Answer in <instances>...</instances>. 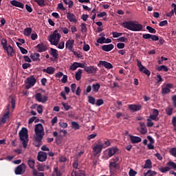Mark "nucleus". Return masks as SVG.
<instances>
[{"label":"nucleus","mask_w":176,"mask_h":176,"mask_svg":"<svg viewBox=\"0 0 176 176\" xmlns=\"http://www.w3.org/2000/svg\"><path fill=\"white\" fill-rule=\"evenodd\" d=\"M98 43H105V37H100L97 40Z\"/></svg>","instance_id":"nucleus-59"},{"label":"nucleus","mask_w":176,"mask_h":176,"mask_svg":"<svg viewBox=\"0 0 176 176\" xmlns=\"http://www.w3.org/2000/svg\"><path fill=\"white\" fill-rule=\"evenodd\" d=\"M129 109L132 112H138V111H141L142 107L141 104H129L128 106Z\"/></svg>","instance_id":"nucleus-13"},{"label":"nucleus","mask_w":176,"mask_h":176,"mask_svg":"<svg viewBox=\"0 0 176 176\" xmlns=\"http://www.w3.org/2000/svg\"><path fill=\"white\" fill-rule=\"evenodd\" d=\"M36 47L39 53H43V52H46V50H47V47L43 43L38 44Z\"/></svg>","instance_id":"nucleus-17"},{"label":"nucleus","mask_w":176,"mask_h":176,"mask_svg":"<svg viewBox=\"0 0 176 176\" xmlns=\"http://www.w3.org/2000/svg\"><path fill=\"white\" fill-rule=\"evenodd\" d=\"M102 146V148H108L111 145V142L109 140H107L104 142L103 144H101Z\"/></svg>","instance_id":"nucleus-57"},{"label":"nucleus","mask_w":176,"mask_h":176,"mask_svg":"<svg viewBox=\"0 0 176 176\" xmlns=\"http://www.w3.org/2000/svg\"><path fill=\"white\" fill-rule=\"evenodd\" d=\"M99 65H103V67H104L105 68H107V69H111L112 68V64L107 61L100 60Z\"/></svg>","instance_id":"nucleus-21"},{"label":"nucleus","mask_w":176,"mask_h":176,"mask_svg":"<svg viewBox=\"0 0 176 176\" xmlns=\"http://www.w3.org/2000/svg\"><path fill=\"white\" fill-rule=\"evenodd\" d=\"M102 146L101 144H96L94 146L93 151H94V156H98L100 154L101 152H102Z\"/></svg>","instance_id":"nucleus-11"},{"label":"nucleus","mask_w":176,"mask_h":176,"mask_svg":"<svg viewBox=\"0 0 176 176\" xmlns=\"http://www.w3.org/2000/svg\"><path fill=\"white\" fill-rule=\"evenodd\" d=\"M153 122H152V120L149 118H147V123H146V126L147 127H153Z\"/></svg>","instance_id":"nucleus-49"},{"label":"nucleus","mask_w":176,"mask_h":176,"mask_svg":"<svg viewBox=\"0 0 176 176\" xmlns=\"http://www.w3.org/2000/svg\"><path fill=\"white\" fill-rule=\"evenodd\" d=\"M35 99L38 102H42V104H45V102H46V101H47V96H43L42 94H41V93H37L35 95Z\"/></svg>","instance_id":"nucleus-9"},{"label":"nucleus","mask_w":176,"mask_h":176,"mask_svg":"<svg viewBox=\"0 0 176 176\" xmlns=\"http://www.w3.org/2000/svg\"><path fill=\"white\" fill-rule=\"evenodd\" d=\"M36 111L38 113H42L43 112V107L41 104L37 106Z\"/></svg>","instance_id":"nucleus-50"},{"label":"nucleus","mask_w":176,"mask_h":176,"mask_svg":"<svg viewBox=\"0 0 176 176\" xmlns=\"http://www.w3.org/2000/svg\"><path fill=\"white\" fill-rule=\"evenodd\" d=\"M62 76H63L61 79L62 83H67V80H68V76L67 75H63Z\"/></svg>","instance_id":"nucleus-60"},{"label":"nucleus","mask_w":176,"mask_h":176,"mask_svg":"<svg viewBox=\"0 0 176 176\" xmlns=\"http://www.w3.org/2000/svg\"><path fill=\"white\" fill-rule=\"evenodd\" d=\"M67 19L70 21V23H77L78 22V18L75 14L71 12L67 13Z\"/></svg>","instance_id":"nucleus-12"},{"label":"nucleus","mask_w":176,"mask_h":176,"mask_svg":"<svg viewBox=\"0 0 176 176\" xmlns=\"http://www.w3.org/2000/svg\"><path fill=\"white\" fill-rule=\"evenodd\" d=\"M95 137H97V133H94V134H91V135H88L87 140H88V141H90V140L94 139Z\"/></svg>","instance_id":"nucleus-62"},{"label":"nucleus","mask_w":176,"mask_h":176,"mask_svg":"<svg viewBox=\"0 0 176 176\" xmlns=\"http://www.w3.org/2000/svg\"><path fill=\"white\" fill-rule=\"evenodd\" d=\"M146 30L150 32L151 34H155L156 32V30L155 28L151 27V26H146Z\"/></svg>","instance_id":"nucleus-45"},{"label":"nucleus","mask_w":176,"mask_h":176,"mask_svg":"<svg viewBox=\"0 0 176 176\" xmlns=\"http://www.w3.org/2000/svg\"><path fill=\"white\" fill-rule=\"evenodd\" d=\"M71 90H72V93H75V91L76 90V84L73 83L71 85Z\"/></svg>","instance_id":"nucleus-63"},{"label":"nucleus","mask_w":176,"mask_h":176,"mask_svg":"<svg viewBox=\"0 0 176 176\" xmlns=\"http://www.w3.org/2000/svg\"><path fill=\"white\" fill-rule=\"evenodd\" d=\"M40 57L41 54H39L38 53H34L30 55V58H32L33 61H41Z\"/></svg>","instance_id":"nucleus-24"},{"label":"nucleus","mask_w":176,"mask_h":176,"mask_svg":"<svg viewBox=\"0 0 176 176\" xmlns=\"http://www.w3.org/2000/svg\"><path fill=\"white\" fill-rule=\"evenodd\" d=\"M35 83H36V79L34 78V76H32L30 77H28L26 79V85H25V89H31L32 86L35 85Z\"/></svg>","instance_id":"nucleus-7"},{"label":"nucleus","mask_w":176,"mask_h":176,"mask_svg":"<svg viewBox=\"0 0 176 176\" xmlns=\"http://www.w3.org/2000/svg\"><path fill=\"white\" fill-rule=\"evenodd\" d=\"M28 164L30 168H35V160H28Z\"/></svg>","instance_id":"nucleus-36"},{"label":"nucleus","mask_w":176,"mask_h":176,"mask_svg":"<svg viewBox=\"0 0 176 176\" xmlns=\"http://www.w3.org/2000/svg\"><path fill=\"white\" fill-rule=\"evenodd\" d=\"M84 71L87 72V74H97V71H98V68L94 66H87L85 67Z\"/></svg>","instance_id":"nucleus-10"},{"label":"nucleus","mask_w":176,"mask_h":176,"mask_svg":"<svg viewBox=\"0 0 176 176\" xmlns=\"http://www.w3.org/2000/svg\"><path fill=\"white\" fill-rule=\"evenodd\" d=\"M118 42H125L126 43L128 39L126 37H119L117 39Z\"/></svg>","instance_id":"nucleus-56"},{"label":"nucleus","mask_w":176,"mask_h":176,"mask_svg":"<svg viewBox=\"0 0 176 176\" xmlns=\"http://www.w3.org/2000/svg\"><path fill=\"white\" fill-rule=\"evenodd\" d=\"M72 126L74 130H79V124L76 122H72Z\"/></svg>","instance_id":"nucleus-41"},{"label":"nucleus","mask_w":176,"mask_h":176,"mask_svg":"<svg viewBox=\"0 0 176 176\" xmlns=\"http://www.w3.org/2000/svg\"><path fill=\"white\" fill-rule=\"evenodd\" d=\"M130 138H131V141L132 144H138V142H141V141H142L141 138L138 137V136L131 135L130 137Z\"/></svg>","instance_id":"nucleus-25"},{"label":"nucleus","mask_w":176,"mask_h":176,"mask_svg":"<svg viewBox=\"0 0 176 176\" xmlns=\"http://www.w3.org/2000/svg\"><path fill=\"white\" fill-rule=\"evenodd\" d=\"M96 105L97 107H100V105H102L104 104V100L102 99H98L96 100Z\"/></svg>","instance_id":"nucleus-58"},{"label":"nucleus","mask_w":176,"mask_h":176,"mask_svg":"<svg viewBox=\"0 0 176 176\" xmlns=\"http://www.w3.org/2000/svg\"><path fill=\"white\" fill-rule=\"evenodd\" d=\"M78 166H79V160L78 158H76L73 162V167L76 169H78Z\"/></svg>","instance_id":"nucleus-40"},{"label":"nucleus","mask_w":176,"mask_h":176,"mask_svg":"<svg viewBox=\"0 0 176 176\" xmlns=\"http://www.w3.org/2000/svg\"><path fill=\"white\" fill-rule=\"evenodd\" d=\"M59 126H60V127H62L63 129H67V127H68V124L67 122H60Z\"/></svg>","instance_id":"nucleus-51"},{"label":"nucleus","mask_w":176,"mask_h":176,"mask_svg":"<svg viewBox=\"0 0 176 176\" xmlns=\"http://www.w3.org/2000/svg\"><path fill=\"white\" fill-rule=\"evenodd\" d=\"M31 32H32V29L31 28H26L23 31L25 36H30Z\"/></svg>","instance_id":"nucleus-31"},{"label":"nucleus","mask_w":176,"mask_h":176,"mask_svg":"<svg viewBox=\"0 0 176 176\" xmlns=\"http://www.w3.org/2000/svg\"><path fill=\"white\" fill-rule=\"evenodd\" d=\"M61 34L58 33V30H54L52 34L48 36V41L53 46H57L60 43Z\"/></svg>","instance_id":"nucleus-3"},{"label":"nucleus","mask_w":176,"mask_h":176,"mask_svg":"<svg viewBox=\"0 0 176 176\" xmlns=\"http://www.w3.org/2000/svg\"><path fill=\"white\" fill-rule=\"evenodd\" d=\"M113 47L114 46L113 44L104 45L102 46V50L104 52H111Z\"/></svg>","instance_id":"nucleus-20"},{"label":"nucleus","mask_w":176,"mask_h":176,"mask_svg":"<svg viewBox=\"0 0 176 176\" xmlns=\"http://www.w3.org/2000/svg\"><path fill=\"white\" fill-rule=\"evenodd\" d=\"M148 119H150V120H155V122L159 120V118H157L156 116H154L153 114L151 115Z\"/></svg>","instance_id":"nucleus-53"},{"label":"nucleus","mask_w":176,"mask_h":176,"mask_svg":"<svg viewBox=\"0 0 176 176\" xmlns=\"http://www.w3.org/2000/svg\"><path fill=\"white\" fill-rule=\"evenodd\" d=\"M125 46H126V44H124L123 43H117V48L118 49H124Z\"/></svg>","instance_id":"nucleus-54"},{"label":"nucleus","mask_w":176,"mask_h":176,"mask_svg":"<svg viewBox=\"0 0 176 176\" xmlns=\"http://www.w3.org/2000/svg\"><path fill=\"white\" fill-rule=\"evenodd\" d=\"M129 176H135V175H137V171H135L134 170L131 168L129 172Z\"/></svg>","instance_id":"nucleus-55"},{"label":"nucleus","mask_w":176,"mask_h":176,"mask_svg":"<svg viewBox=\"0 0 176 176\" xmlns=\"http://www.w3.org/2000/svg\"><path fill=\"white\" fill-rule=\"evenodd\" d=\"M72 176H86L85 174V172L80 170L78 173L76 172V170H73L72 172Z\"/></svg>","instance_id":"nucleus-28"},{"label":"nucleus","mask_w":176,"mask_h":176,"mask_svg":"<svg viewBox=\"0 0 176 176\" xmlns=\"http://www.w3.org/2000/svg\"><path fill=\"white\" fill-rule=\"evenodd\" d=\"M157 71H164V72H167V71H168V67H167V66L163 65H161V66H159L157 67Z\"/></svg>","instance_id":"nucleus-32"},{"label":"nucleus","mask_w":176,"mask_h":176,"mask_svg":"<svg viewBox=\"0 0 176 176\" xmlns=\"http://www.w3.org/2000/svg\"><path fill=\"white\" fill-rule=\"evenodd\" d=\"M100 85L98 83L96 84H94L92 85V90L95 92V93H98V90H100Z\"/></svg>","instance_id":"nucleus-33"},{"label":"nucleus","mask_w":176,"mask_h":176,"mask_svg":"<svg viewBox=\"0 0 176 176\" xmlns=\"http://www.w3.org/2000/svg\"><path fill=\"white\" fill-rule=\"evenodd\" d=\"M1 44L2 45L3 50L6 52L8 56L9 57H13V54H14V50L12 45H8V40L2 38L1 40Z\"/></svg>","instance_id":"nucleus-4"},{"label":"nucleus","mask_w":176,"mask_h":176,"mask_svg":"<svg viewBox=\"0 0 176 176\" xmlns=\"http://www.w3.org/2000/svg\"><path fill=\"white\" fill-rule=\"evenodd\" d=\"M88 102L89 104L94 105L96 104V99L92 96H88Z\"/></svg>","instance_id":"nucleus-39"},{"label":"nucleus","mask_w":176,"mask_h":176,"mask_svg":"<svg viewBox=\"0 0 176 176\" xmlns=\"http://www.w3.org/2000/svg\"><path fill=\"white\" fill-rule=\"evenodd\" d=\"M137 65L139 67V69L140 72H143V74H145V75H147L149 76L151 75V72L146 67H145L144 65H142V63H141V61L138 60Z\"/></svg>","instance_id":"nucleus-8"},{"label":"nucleus","mask_w":176,"mask_h":176,"mask_svg":"<svg viewBox=\"0 0 176 176\" xmlns=\"http://www.w3.org/2000/svg\"><path fill=\"white\" fill-rule=\"evenodd\" d=\"M62 105L66 111H69V109H71V106H69L68 103L62 102Z\"/></svg>","instance_id":"nucleus-52"},{"label":"nucleus","mask_w":176,"mask_h":176,"mask_svg":"<svg viewBox=\"0 0 176 176\" xmlns=\"http://www.w3.org/2000/svg\"><path fill=\"white\" fill-rule=\"evenodd\" d=\"M45 166L43 164L38 165V171H45Z\"/></svg>","instance_id":"nucleus-64"},{"label":"nucleus","mask_w":176,"mask_h":176,"mask_svg":"<svg viewBox=\"0 0 176 176\" xmlns=\"http://www.w3.org/2000/svg\"><path fill=\"white\" fill-rule=\"evenodd\" d=\"M152 36V34H144L142 35V37L144 39H151Z\"/></svg>","instance_id":"nucleus-61"},{"label":"nucleus","mask_w":176,"mask_h":176,"mask_svg":"<svg viewBox=\"0 0 176 176\" xmlns=\"http://www.w3.org/2000/svg\"><path fill=\"white\" fill-rule=\"evenodd\" d=\"M118 151H119V149L117 147L108 148L107 152L109 157H112V156H113V155H115Z\"/></svg>","instance_id":"nucleus-19"},{"label":"nucleus","mask_w":176,"mask_h":176,"mask_svg":"<svg viewBox=\"0 0 176 176\" xmlns=\"http://www.w3.org/2000/svg\"><path fill=\"white\" fill-rule=\"evenodd\" d=\"M169 153H170V155H172V156H174V157H176V147L171 148L169 150Z\"/></svg>","instance_id":"nucleus-43"},{"label":"nucleus","mask_w":176,"mask_h":176,"mask_svg":"<svg viewBox=\"0 0 176 176\" xmlns=\"http://www.w3.org/2000/svg\"><path fill=\"white\" fill-rule=\"evenodd\" d=\"M122 27L124 28H126V30H129V31H142V28H144V25L142 24L138 23V21H129L123 22L121 24Z\"/></svg>","instance_id":"nucleus-1"},{"label":"nucleus","mask_w":176,"mask_h":176,"mask_svg":"<svg viewBox=\"0 0 176 176\" xmlns=\"http://www.w3.org/2000/svg\"><path fill=\"white\" fill-rule=\"evenodd\" d=\"M56 46H57L58 49L63 50L65 47V43H64V41H61Z\"/></svg>","instance_id":"nucleus-47"},{"label":"nucleus","mask_w":176,"mask_h":176,"mask_svg":"<svg viewBox=\"0 0 176 176\" xmlns=\"http://www.w3.org/2000/svg\"><path fill=\"white\" fill-rule=\"evenodd\" d=\"M34 138L35 141H36V142H41L45 136L43 125L41 123L36 124L34 127Z\"/></svg>","instance_id":"nucleus-2"},{"label":"nucleus","mask_w":176,"mask_h":176,"mask_svg":"<svg viewBox=\"0 0 176 176\" xmlns=\"http://www.w3.org/2000/svg\"><path fill=\"white\" fill-rule=\"evenodd\" d=\"M140 134H146V133H148V130L146 129V127L145 128H140V129H138Z\"/></svg>","instance_id":"nucleus-48"},{"label":"nucleus","mask_w":176,"mask_h":176,"mask_svg":"<svg viewBox=\"0 0 176 176\" xmlns=\"http://www.w3.org/2000/svg\"><path fill=\"white\" fill-rule=\"evenodd\" d=\"M34 1L36 2L38 6H41V8H43V6H45V0H34Z\"/></svg>","instance_id":"nucleus-42"},{"label":"nucleus","mask_w":176,"mask_h":176,"mask_svg":"<svg viewBox=\"0 0 176 176\" xmlns=\"http://www.w3.org/2000/svg\"><path fill=\"white\" fill-rule=\"evenodd\" d=\"M11 5L12 6H16V8H20L21 9H24V4L20 1H17L16 0H12L10 1Z\"/></svg>","instance_id":"nucleus-18"},{"label":"nucleus","mask_w":176,"mask_h":176,"mask_svg":"<svg viewBox=\"0 0 176 176\" xmlns=\"http://www.w3.org/2000/svg\"><path fill=\"white\" fill-rule=\"evenodd\" d=\"M38 162H46L47 154L45 152H39L37 155Z\"/></svg>","instance_id":"nucleus-15"},{"label":"nucleus","mask_w":176,"mask_h":176,"mask_svg":"<svg viewBox=\"0 0 176 176\" xmlns=\"http://www.w3.org/2000/svg\"><path fill=\"white\" fill-rule=\"evenodd\" d=\"M78 68V62H74L72 65L69 66V69L72 71H76Z\"/></svg>","instance_id":"nucleus-37"},{"label":"nucleus","mask_w":176,"mask_h":176,"mask_svg":"<svg viewBox=\"0 0 176 176\" xmlns=\"http://www.w3.org/2000/svg\"><path fill=\"white\" fill-rule=\"evenodd\" d=\"M27 169V166L25 164H21L19 165L14 170L16 175H23L24 173H25V170Z\"/></svg>","instance_id":"nucleus-6"},{"label":"nucleus","mask_w":176,"mask_h":176,"mask_svg":"<svg viewBox=\"0 0 176 176\" xmlns=\"http://www.w3.org/2000/svg\"><path fill=\"white\" fill-rule=\"evenodd\" d=\"M171 6L173 8V9L171 10L170 12L166 13L167 17H173V16H174V13H175V12H176V4L173 3L171 4Z\"/></svg>","instance_id":"nucleus-23"},{"label":"nucleus","mask_w":176,"mask_h":176,"mask_svg":"<svg viewBox=\"0 0 176 176\" xmlns=\"http://www.w3.org/2000/svg\"><path fill=\"white\" fill-rule=\"evenodd\" d=\"M160 173H166L167 171H170L171 170V168L170 166H165V167H161L159 168Z\"/></svg>","instance_id":"nucleus-35"},{"label":"nucleus","mask_w":176,"mask_h":176,"mask_svg":"<svg viewBox=\"0 0 176 176\" xmlns=\"http://www.w3.org/2000/svg\"><path fill=\"white\" fill-rule=\"evenodd\" d=\"M173 108L171 107H167L166 109V113L168 115V116H171V115H173Z\"/></svg>","instance_id":"nucleus-38"},{"label":"nucleus","mask_w":176,"mask_h":176,"mask_svg":"<svg viewBox=\"0 0 176 176\" xmlns=\"http://www.w3.org/2000/svg\"><path fill=\"white\" fill-rule=\"evenodd\" d=\"M9 118H10V112H9V111H8L1 118V122L3 124H5L6 122L8 121V119H9Z\"/></svg>","instance_id":"nucleus-22"},{"label":"nucleus","mask_w":176,"mask_h":176,"mask_svg":"<svg viewBox=\"0 0 176 176\" xmlns=\"http://www.w3.org/2000/svg\"><path fill=\"white\" fill-rule=\"evenodd\" d=\"M43 72H45V74H48V75H53V74L56 72V68L52 66L47 67L46 69H43Z\"/></svg>","instance_id":"nucleus-16"},{"label":"nucleus","mask_w":176,"mask_h":176,"mask_svg":"<svg viewBox=\"0 0 176 176\" xmlns=\"http://www.w3.org/2000/svg\"><path fill=\"white\" fill-rule=\"evenodd\" d=\"M51 54L54 58H57L58 57V53H57V50L54 48H51Z\"/></svg>","instance_id":"nucleus-34"},{"label":"nucleus","mask_w":176,"mask_h":176,"mask_svg":"<svg viewBox=\"0 0 176 176\" xmlns=\"http://www.w3.org/2000/svg\"><path fill=\"white\" fill-rule=\"evenodd\" d=\"M170 87H171V84H167L166 87L162 88V94H168L170 91Z\"/></svg>","instance_id":"nucleus-26"},{"label":"nucleus","mask_w":176,"mask_h":176,"mask_svg":"<svg viewBox=\"0 0 176 176\" xmlns=\"http://www.w3.org/2000/svg\"><path fill=\"white\" fill-rule=\"evenodd\" d=\"M144 176H155V175H157V173H156V171L155 170H148L147 172L144 173L143 174Z\"/></svg>","instance_id":"nucleus-29"},{"label":"nucleus","mask_w":176,"mask_h":176,"mask_svg":"<svg viewBox=\"0 0 176 176\" xmlns=\"http://www.w3.org/2000/svg\"><path fill=\"white\" fill-rule=\"evenodd\" d=\"M112 35L113 38H119V36H122V35H123V33L113 32Z\"/></svg>","instance_id":"nucleus-46"},{"label":"nucleus","mask_w":176,"mask_h":176,"mask_svg":"<svg viewBox=\"0 0 176 176\" xmlns=\"http://www.w3.org/2000/svg\"><path fill=\"white\" fill-rule=\"evenodd\" d=\"M74 45H75V41L72 39H69L65 43L66 49H68L70 52L73 51Z\"/></svg>","instance_id":"nucleus-14"},{"label":"nucleus","mask_w":176,"mask_h":176,"mask_svg":"<svg viewBox=\"0 0 176 176\" xmlns=\"http://www.w3.org/2000/svg\"><path fill=\"white\" fill-rule=\"evenodd\" d=\"M19 134L23 148H27V144H28V130L27 128H22Z\"/></svg>","instance_id":"nucleus-5"},{"label":"nucleus","mask_w":176,"mask_h":176,"mask_svg":"<svg viewBox=\"0 0 176 176\" xmlns=\"http://www.w3.org/2000/svg\"><path fill=\"white\" fill-rule=\"evenodd\" d=\"M167 166H169V167H171V168L175 169L176 168V163L170 161L167 163Z\"/></svg>","instance_id":"nucleus-44"},{"label":"nucleus","mask_w":176,"mask_h":176,"mask_svg":"<svg viewBox=\"0 0 176 176\" xmlns=\"http://www.w3.org/2000/svg\"><path fill=\"white\" fill-rule=\"evenodd\" d=\"M144 168H152V161L146 160L144 163Z\"/></svg>","instance_id":"nucleus-30"},{"label":"nucleus","mask_w":176,"mask_h":176,"mask_svg":"<svg viewBox=\"0 0 176 176\" xmlns=\"http://www.w3.org/2000/svg\"><path fill=\"white\" fill-rule=\"evenodd\" d=\"M83 73V70L78 69V71L76 73L75 78L76 80H80L82 79V74Z\"/></svg>","instance_id":"nucleus-27"}]
</instances>
